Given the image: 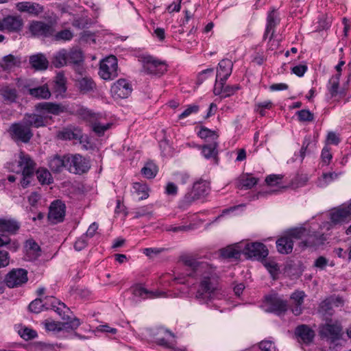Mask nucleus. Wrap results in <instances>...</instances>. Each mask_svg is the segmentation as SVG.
<instances>
[{
  "mask_svg": "<svg viewBox=\"0 0 351 351\" xmlns=\"http://www.w3.org/2000/svg\"><path fill=\"white\" fill-rule=\"evenodd\" d=\"M181 261L191 269L189 276L202 277L196 298L202 300L210 299L218 285V276L215 272V269L208 263L198 261L189 255L182 256Z\"/></svg>",
  "mask_w": 351,
  "mask_h": 351,
  "instance_id": "f257e3e1",
  "label": "nucleus"
},
{
  "mask_svg": "<svg viewBox=\"0 0 351 351\" xmlns=\"http://www.w3.org/2000/svg\"><path fill=\"white\" fill-rule=\"evenodd\" d=\"M19 158L18 166L20 169L16 172H21L22 178L21 180V184L23 188L25 189L31 184L33 180L36 163L29 155L23 152H20Z\"/></svg>",
  "mask_w": 351,
  "mask_h": 351,
  "instance_id": "f03ea898",
  "label": "nucleus"
},
{
  "mask_svg": "<svg viewBox=\"0 0 351 351\" xmlns=\"http://www.w3.org/2000/svg\"><path fill=\"white\" fill-rule=\"evenodd\" d=\"M262 306L267 313L280 315L287 312L288 302L278 293H271L265 296Z\"/></svg>",
  "mask_w": 351,
  "mask_h": 351,
  "instance_id": "7ed1b4c3",
  "label": "nucleus"
},
{
  "mask_svg": "<svg viewBox=\"0 0 351 351\" xmlns=\"http://www.w3.org/2000/svg\"><path fill=\"white\" fill-rule=\"evenodd\" d=\"M233 62L229 59H223L218 64L215 85L213 92L215 95H221L222 88L232 73Z\"/></svg>",
  "mask_w": 351,
  "mask_h": 351,
  "instance_id": "20e7f679",
  "label": "nucleus"
},
{
  "mask_svg": "<svg viewBox=\"0 0 351 351\" xmlns=\"http://www.w3.org/2000/svg\"><path fill=\"white\" fill-rule=\"evenodd\" d=\"M90 167L89 160L80 154L67 155L66 169L72 173L81 175Z\"/></svg>",
  "mask_w": 351,
  "mask_h": 351,
  "instance_id": "39448f33",
  "label": "nucleus"
},
{
  "mask_svg": "<svg viewBox=\"0 0 351 351\" xmlns=\"http://www.w3.org/2000/svg\"><path fill=\"white\" fill-rule=\"evenodd\" d=\"M99 75L105 80H112L118 76V64L115 56H110L101 62Z\"/></svg>",
  "mask_w": 351,
  "mask_h": 351,
  "instance_id": "423d86ee",
  "label": "nucleus"
},
{
  "mask_svg": "<svg viewBox=\"0 0 351 351\" xmlns=\"http://www.w3.org/2000/svg\"><path fill=\"white\" fill-rule=\"evenodd\" d=\"M142 64L143 71L149 75H161L167 70L165 62L159 61L151 56H143Z\"/></svg>",
  "mask_w": 351,
  "mask_h": 351,
  "instance_id": "0eeeda50",
  "label": "nucleus"
},
{
  "mask_svg": "<svg viewBox=\"0 0 351 351\" xmlns=\"http://www.w3.org/2000/svg\"><path fill=\"white\" fill-rule=\"evenodd\" d=\"M28 280L27 271L22 268L12 269L5 276L4 283L9 288L19 287Z\"/></svg>",
  "mask_w": 351,
  "mask_h": 351,
  "instance_id": "6e6552de",
  "label": "nucleus"
},
{
  "mask_svg": "<svg viewBox=\"0 0 351 351\" xmlns=\"http://www.w3.org/2000/svg\"><path fill=\"white\" fill-rule=\"evenodd\" d=\"M9 132L14 140L25 143H28L33 136L32 130L23 120L12 124Z\"/></svg>",
  "mask_w": 351,
  "mask_h": 351,
  "instance_id": "1a4fd4ad",
  "label": "nucleus"
},
{
  "mask_svg": "<svg viewBox=\"0 0 351 351\" xmlns=\"http://www.w3.org/2000/svg\"><path fill=\"white\" fill-rule=\"evenodd\" d=\"M330 215L331 222L335 225L348 223L351 219V201L332 209Z\"/></svg>",
  "mask_w": 351,
  "mask_h": 351,
  "instance_id": "9d476101",
  "label": "nucleus"
},
{
  "mask_svg": "<svg viewBox=\"0 0 351 351\" xmlns=\"http://www.w3.org/2000/svg\"><path fill=\"white\" fill-rule=\"evenodd\" d=\"M132 295L133 300H141L145 299H154L161 297H166V293L160 291H149L143 287L141 284H137L132 286L130 289Z\"/></svg>",
  "mask_w": 351,
  "mask_h": 351,
  "instance_id": "9b49d317",
  "label": "nucleus"
},
{
  "mask_svg": "<svg viewBox=\"0 0 351 351\" xmlns=\"http://www.w3.org/2000/svg\"><path fill=\"white\" fill-rule=\"evenodd\" d=\"M342 326L338 322H328L319 327L321 337L330 339L332 341L338 340L341 337Z\"/></svg>",
  "mask_w": 351,
  "mask_h": 351,
  "instance_id": "f8f14e48",
  "label": "nucleus"
},
{
  "mask_svg": "<svg viewBox=\"0 0 351 351\" xmlns=\"http://www.w3.org/2000/svg\"><path fill=\"white\" fill-rule=\"evenodd\" d=\"M132 88L130 82L125 79H119L110 88L112 96L115 99H125L132 93Z\"/></svg>",
  "mask_w": 351,
  "mask_h": 351,
  "instance_id": "ddd939ff",
  "label": "nucleus"
},
{
  "mask_svg": "<svg viewBox=\"0 0 351 351\" xmlns=\"http://www.w3.org/2000/svg\"><path fill=\"white\" fill-rule=\"evenodd\" d=\"M29 30L34 36L49 37L54 33L52 25L38 21L29 24Z\"/></svg>",
  "mask_w": 351,
  "mask_h": 351,
  "instance_id": "4468645a",
  "label": "nucleus"
},
{
  "mask_svg": "<svg viewBox=\"0 0 351 351\" xmlns=\"http://www.w3.org/2000/svg\"><path fill=\"white\" fill-rule=\"evenodd\" d=\"M65 204L62 201L53 202L49 207V220L53 223L62 222L65 216Z\"/></svg>",
  "mask_w": 351,
  "mask_h": 351,
  "instance_id": "2eb2a0df",
  "label": "nucleus"
},
{
  "mask_svg": "<svg viewBox=\"0 0 351 351\" xmlns=\"http://www.w3.org/2000/svg\"><path fill=\"white\" fill-rule=\"evenodd\" d=\"M35 110L41 114L59 115L66 111V108L61 104L53 102H40L35 106Z\"/></svg>",
  "mask_w": 351,
  "mask_h": 351,
  "instance_id": "dca6fc26",
  "label": "nucleus"
},
{
  "mask_svg": "<svg viewBox=\"0 0 351 351\" xmlns=\"http://www.w3.org/2000/svg\"><path fill=\"white\" fill-rule=\"evenodd\" d=\"M243 253L250 258L256 259L265 258L268 255L266 246L261 243H247L243 250Z\"/></svg>",
  "mask_w": 351,
  "mask_h": 351,
  "instance_id": "f3484780",
  "label": "nucleus"
},
{
  "mask_svg": "<svg viewBox=\"0 0 351 351\" xmlns=\"http://www.w3.org/2000/svg\"><path fill=\"white\" fill-rule=\"evenodd\" d=\"M174 337V334L172 332L163 328H160L156 334L155 342L164 348H171L173 346Z\"/></svg>",
  "mask_w": 351,
  "mask_h": 351,
  "instance_id": "a211bd4d",
  "label": "nucleus"
},
{
  "mask_svg": "<svg viewBox=\"0 0 351 351\" xmlns=\"http://www.w3.org/2000/svg\"><path fill=\"white\" fill-rule=\"evenodd\" d=\"M326 237L324 234L307 230L304 239L301 242L303 247H317L324 243Z\"/></svg>",
  "mask_w": 351,
  "mask_h": 351,
  "instance_id": "6ab92c4d",
  "label": "nucleus"
},
{
  "mask_svg": "<svg viewBox=\"0 0 351 351\" xmlns=\"http://www.w3.org/2000/svg\"><path fill=\"white\" fill-rule=\"evenodd\" d=\"M295 335L299 342H302L307 345L311 343L315 337L314 330L305 324L298 326L295 328Z\"/></svg>",
  "mask_w": 351,
  "mask_h": 351,
  "instance_id": "aec40b11",
  "label": "nucleus"
},
{
  "mask_svg": "<svg viewBox=\"0 0 351 351\" xmlns=\"http://www.w3.org/2000/svg\"><path fill=\"white\" fill-rule=\"evenodd\" d=\"M66 53L69 65L80 66L84 61V53L78 47H73L69 49H66Z\"/></svg>",
  "mask_w": 351,
  "mask_h": 351,
  "instance_id": "412c9836",
  "label": "nucleus"
},
{
  "mask_svg": "<svg viewBox=\"0 0 351 351\" xmlns=\"http://www.w3.org/2000/svg\"><path fill=\"white\" fill-rule=\"evenodd\" d=\"M16 8L21 12H27L34 16H38L44 11L43 5L33 2L22 1L16 4Z\"/></svg>",
  "mask_w": 351,
  "mask_h": 351,
  "instance_id": "4be33fe9",
  "label": "nucleus"
},
{
  "mask_svg": "<svg viewBox=\"0 0 351 351\" xmlns=\"http://www.w3.org/2000/svg\"><path fill=\"white\" fill-rule=\"evenodd\" d=\"M306 296L303 291H295L291 293L290 299L291 300V311L295 315L298 316L302 313V304Z\"/></svg>",
  "mask_w": 351,
  "mask_h": 351,
  "instance_id": "5701e85b",
  "label": "nucleus"
},
{
  "mask_svg": "<svg viewBox=\"0 0 351 351\" xmlns=\"http://www.w3.org/2000/svg\"><path fill=\"white\" fill-rule=\"evenodd\" d=\"M3 30L19 32L23 26V19L19 16H8L3 19Z\"/></svg>",
  "mask_w": 351,
  "mask_h": 351,
  "instance_id": "b1692460",
  "label": "nucleus"
},
{
  "mask_svg": "<svg viewBox=\"0 0 351 351\" xmlns=\"http://www.w3.org/2000/svg\"><path fill=\"white\" fill-rule=\"evenodd\" d=\"M67 155L63 156L58 154L49 158L48 165L53 172H60L64 168L66 169Z\"/></svg>",
  "mask_w": 351,
  "mask_h": 351,
  "instance_id": "393cba45",
  "label": "nucleus"
},
{
  "mask_svg": "<svg viewBox=\"0 0 351 351\" xmlns=\"http://www.w3.org/2000/svg\"><path fill=\"white\" fill-rule=\"evenodd\" d=\"M45 300H49V306L56 311L63 320H67L69 316L66 315V311H69L65 304L58 300L52 296H46Z\"/></svg>",
  "mask_w": 351,
  "mask_h": 351,
  "instance_id": "a878e982",
  "label": "nucleus"
},
{
  "mask_svg": "<svg viewBox=\"0 0 351 351\" xmlns=\"http://www.w3.org/2000/svg\"><path fill=\"white\" fill-rule=\"evenodd\" d=\"M21 223L14 219H0V232L15 234L20 229Z\"/></svg>",
  "mask_w": 351,
  "mask_h": 351,
  "instance_id": "bb28decb",
  "label": "nucleus"
},
{
  "mask_svg": "<svg viewBox=\"0 0 351 351\" xmlns=\"http://www.w3.org/2000/svg\"><path fill=\"white\" fill-rule=\"evenodd\" d=\"M29 63L37 71H44L48 68L49 61L43 53H37L29 57Z\"/></svg>",
  "mask_w": 351,
  "mask_h": 351,
  "instance_id": "cd10ccee",
  "label": "nucleus"
},
{
  "mask_svg": "<svg viewBox=\"0 0 351 351\" xmlns=\"http://www.w3.org/2000/svg\"><path fill=\"white\" fill-rule=\"evenodd\" d=\"M280 19L275 10L269 12L267 18V26L265 32L264 34V39H265L269 34H271L269 39L271 40L274 33L275 27L279 23Z\"/></svg>",
  "mask_w": 351,
  "mask_h": 351,
  "instance_id": "c85d7f7f",
  "label": "nucleus"
},
{
  "mask_svg": "<svg viewBox=\"0 0 351 351\" xmlns=\"http://www.w3.org/2000/svg\"><path fill=\"white\" fill-rule=\"evenodd\" d=\"M23 121L31 129L32 127L38 128L45 125V119L43 116L37 114H25Z\"/></svg>",
  "mask_w": 351,
  "mask_h": 351,
  "instance_id": "c756f323",
  "label": "nucleus"
},
{
  "mask_svg": "<svg viewBox=\"0 0 351 351\" xmlns=\"http://www.w3.org/2000/svg\"><path fill=\"white\" fill-rule=\"evenodd\" d=\"M293 241L290 237L284 236L276 241V248L282 254H290L293 250Z\"/></svg>",
  "mask_w": 351,
  "mask_h": 351,
  "instance_id": "7c9ffc66",
  "label": "nucleus"
},
{
  "mask_svg": "<svg viewBox=\"0 0 351 351\" xmlns=\"http://www.w3.org/2000/svg\"><path fill=\"white\" fill-rule=\"evenodd\" d=\"M218 143L217 141L211 142L210 143L206 144L202 147V153L206 159L213 158L215 162L217 164L218 162Z\"/></svg>",
  "mask_w": 351,
  "mask_h": 351,
  "instance_id": "2f4dec72",
  "label": "nucleus"
},
{
  "mask_svg": "<svg viewBox=\"0 0 351 351\" xmlns=\"http://www.w3.org/2000/svg\"><path fill=\"white\" fill-rule=\"evenodd\" d=\"M258 182V179L250 174H243L237 180V187L240 189H250Z\"/></svg>",
  "mask_w": 351,
  "mask_h": 351,
  "instance_id": "473e14b6",
  "label": "nucleus"
},
{
  "mask_svg": "<svg viewBox=\"0 0 351 351\" xmlns=\"http://www.w3.org/2000/svg\"><path fill=\"white\" fill-rule=\"evenodd\" d=\"M58 136L62 140H77L79 141L80 143L84 142L83 135L79 130H71L70 129H64L58 133Z\"/></svg>",
  "mask_w": 351,
  "mask_h": 351,
  "instance_id": "72a5a7b5",
  "label": "nucleus"
},
{
  "mask_svg": "<svg viewBox=\"0 0 351 351\" xmlns=\"http://www.w3.org/2000/svg\"><path fill=\"white\" fill-rule=\"evenodd\" d=\"M29 94L38 99H47L51 97V92L47 85H43L36 88H29Z\"/></svg>",
  "mask_w": 351,
  "mask_h": 351,
  "instance_id": "f704fd0d",
  "label": "nucleus"
},
{
  "mask_svg": "<svg viewBox=\"0 0 351 351\" xmlns=\"http://www.w3.org/2000/svg\"><path fill=\"white\" fill-rule=\"evenodd\" d=\"M21 62V58L19 57L9 54L2 58L0 64L4 71H8L15 66H20Z\"/></svg>",
  "mask_w": 351,
  "mask_h": 351,
  "instance_id": "c9c22d12",
  "label": "nucleus"
},
{
  "mask_svg": "<svg viewBox=\"0 0 351 351\" xmlns=\"http://www.w3.org/2000/svg\"><path fill=\"white\" fill-rule=\"evenodd\" d=\"M192 191L199 198L203 197L209 193V183L206 180L197 181L194 183Z\"/></svg>",
  "mask_w": 351,
  "mask_h": 351,
  "instance_id": "e433bc0d",
  "label": "nucleus"
},
{
  "mask_svg": "<svg viewBox=\"0 0 351 351\" xmlns=\"http://www.w3.org/2000/svg\"><path fill=\"white\" fill-rule=\"evenodd\" d=\"M66 49H62L53 54L51 64L56 68H62L68 64Z\"/></svg>",
  "mask_w": 351,
  "mask_h": 351,
  "instance_id": "4c0bfd02",
  "label": "nucleus"
},
{
  "mask_svg": "<svg viewBox=\"0 0 351 351\" xmlns=\"http://www.w3.org/2000/svg\"><path fill=\"white\" fill-rule=\"evenodd\" d=\"M242 250L236 245H230L220 250L221 256L224 258L238 259Z\"/></svg>",
  "mask_w": 351,
  "mask_h": 351,
  "instance_id": "58836bf2",
  "label": "nucleus"
},
{
  "mask_svg": "<svg viewBox=\"0 0 351 351\" xmlns=\"http://www.w3.org/2000/svg\"><path fill=\"white\" fill-rule=\"evenodd\" d=\"M0 95L6 101L12 103L16 101L17 98L16 89L12 86H5L0 88Z\"/></svg>",
  "mask_w": 351,
  "mask_h": 351,
  "instance_id": "ea45409f",
  "label": "nucleus"
},
{
  "mask_svg": "<svg viewBox=\"0 0 351 351\" xmlns=\"http://www.w3.org/2000/svg\"><path fill=\"white\" fill-rule=\"evenodd\" d=\"M29 310L34 313H38L44 309H49V300L42 298H37L29 304Z\"/></svg>",
  "mask_w": 351,
  "mask_h": 351,
  "instance_id": "a19ab883",
  "label": "nucleus"
},
{
  "mask_svg": "<svg viewBox=\"0 0 351 351\" xmlns=\"http://www.w3.org/2000/svg\"><path fill=\"white\" fill-rule=\"evenodd\" d=\"M99 117H100L98 114L90 124L91 125L92 130L99 136H101L104 135V132L110 128L112 124L110 123H107L106 124L101 123L99 121Z\"/></svg>",
  "mask_w": 351,
  "mask_h": 351,
  "instance_id": "79ce46f5",
  "label": "nucleus"
},
{
  "mask_svg": "<svg viewBox=\"0 0 351 351\" xmlns=\"http://www.w3.org/2000/svg\"><path fill=\"white\" fill-rule=\"evenodd\" d=\"M36 175L38 182L42 184H50L53 182V179L51 173L43 167H40L36 171Z\"/></svg>",
  "mask_w": 351,
  "mask_h": 351,
  "instance_id": "37998d69",
  "label": "nucleus"
},
{
  "mask_svg": "<svg viewBox=\"0 0 351 351\" xmlns=\"http://www.w3.org/2000/svg\"><path fill=\"white\" fill-rule=\"evenodd\" d=\"M341 174V173L336 172L324 173L317 180V186L321 188H324L334 180L338 179Z\"/></svg>",
  "mask_w": 351,
  "mask_h": 351,
  "instance_id": "c03bdc74",
  "label": "nucleus"
},
{
  "mask_svg": "<svg viewBox=\"0 0 351 351\" xmlns=\"http://www.w3.org/2000/svg\"><path fill=\"white\" fill-rule=\"evenodd\" d=\"M341 73L332 75L328 82V90L331 97H335L339 93Z\"/></svg>",
  "mask_w": 351,
  "mask_h": 351,
  "instance_id": "a18cd8bd",
  "label": "nucleus"
},
{
  "mask_svg": "<svg viewBox=\"0 0 351 351\" xmlns=\"http://www.w3.org/2000/svg\"><path fill=\"white\" fill-rule=\"evenodd\" d=\"M133 189L138 200L145 199L149 197L148 187L145 184L136 182L133 185Z\"/></svg>",
  "mask_w": 351,
  "mask_h": 351,
  "instance_id": "49530a36",
  "label": "nucleus"
},
{
  "mask_svg": "<svg viewBox=\"0 0 351 351\" xmlns=\"http://www.w3.org/2000/svg\"><path fill=\"white\" fill-rule=\"evenodd\" d=\"M78 87L81 92L87 93L95 88L93 80L88 77H83L78 81Z\"/></svg>",
  "mask_w": 351,
  "mask_h": 351,
  "instance_id": "de8ad7c7",
  "label": "nucleus"
},
{
  "mask_svg": "<svg viewBox=\"0 0 351 351\" xmlns=\"http://www.w3.org/2000/svg\"><path fill=\"white\" fill-rule=\"evenodd\" d=\"M199 199L191 190L188 192L182 199L180 202L179 207L182 209H186L192 204L195 200Z\"/></svg>",
  "mask_w": 351,
  "mask_h": 351,
  "instance_id": "09e8293b",
  "label": "nucleus"
},
{
  "mask_svg": "<svg viewBox=\"0 0 351 351\" xmlns=\"http://www.w3.org/2000/svg\"><path fill=\"white\" fill-rule=\"evenodd\" d=\"M25 247L27 253L32 254L34 258L40 256V247L34 240H27L25 243Z\"/></svg>",
  "mask_w": 351,
  "mask_h": 351,
  "instance_id": "8fccbe9b",
  "label": "nucleus"
},
{
  "mask_svg": "<svg viewBox=\"0 0 351 351\" xmlns=\"http://www.w3.org/2000/svg\"><path fill=\"white\" fill-rule=\"evenodd\" d=\"M69 317L67 319V320H64V322H61V326L60 329L61 331L65 330L66 332L71 331V330H75L77 329L80 325L81 324L80 321L77 318H73L71 321H69Z\"/></svg>",
  "mask_w": 351,
  "mask_h": 351,
  "instance_id": "3c124183",
  "label": "nucleus"
},
{
  "mask_svg": "<svg viewBox=\"0 0 351 351\" xmlns=\"http://www.w3.org/2000/svg\"><path fill=\"white\" fill-rule=\"evenodd\" d=\"M197 136L204 139L209 138H210L211 142L217 141L218 138V134L215 131H213L205 127L201 128L199 131L197 132Z\"/></svg>",
  "mask_w": 351,
  "mask_h": 351,
  "instance_id": "603ef678",
  "label": "nucleus"
},
{
  "mask_svg": "<svg viewBox=\"0 0 351 351\" xmlns=\"http://www.w3.org/2000/svg\"><path fill=\"white\" fill-rule=\"evenodd\" d=\"M141 173L146 178L152 179L156 176L157 169L154 165L147 164L142 168Z\"/></svg>",
  "mask_w": 351,
  "mask_h": 351,
  "instance_id": "864d4df0",
  "label": "nucleus"
},
{
  "mask_svg": "<svg viewBox=\"0 0 351 351\" xmlns=\"http://www.w3.org/2000/svg\"><path fill=\"white\" fill-rule=\"evenodd\" d=\"M73 33L68 29L61 30L54 35V39L56 41H68L71 40L73 38Z\"/></svg>",
  "mask_w": 351,
  "mask_h": 351,
  "instance_id": "5fc2aeb1",
  "label": "nucleus"
},
{
  "mask_svg": "<svg viewBox=\"0 0 351 351\" xmlns=\"http://www.w3.org/2000/svg\"><path fill=\"white\" fill-rule=\"evenodd\" d=\"M77 114L84 120H86L90 123L93 121V120L98 115L95 113H93L92 111L89 110L88 108H80L77 110Z\"/></svg>",
  "mask_w": 351,
  "mask_h": 351,
  "instance_id": "6e6d98bb",
  "label": "nucleus"
},
{
  "mask_svg": "<svg viewBox=\"0 0 351 351\" xmlns=\"http://www.w3.org/2000/svg\"><path fill=\"white\" fill-rule=\"evenodd\" d=\"M6 246L8 249L16 251L19 248V243L16 241H12L8 237H0V247Z\"/></svg>",
  "mask_w": 351,
  "mask_h": 351,
  "instance_id": "4d7b16f0",
  "label": "nucleus"
},
{
  "mask_svg": "<svg viewBox=\"0 0 351 351\" xmlns=\"http://www.w3.org/2000/svg\"><path fill=\"white\" fill-rule=\"evenodd\" d=\"M306 232H307V230L305 228H303V227L296 228L291 230L287 236L290 237V238H291V239H293V238L299 239L304 238Z\"/></svg>",
  "mask_w": 351,
  "mask_h": 351,
  "instance_id": "13d9d810",
  "label": "nucleus"
},
{
  "mask_svg": "<svg viewBox=\"0 0 351 351\" xmlns=\"http://www.w3.org/2000/svg\"><path fill=\"white\" fill-rule=\"evenodd\" d=\"M20 336L23 339L28 341L34 339L37 337V332L31 328H24L19 332Z\"/></svg>",
  "mask_w": 351,
  "mask_h": 351,
  "instance_id": "bf43d9fd",
  "label": "nucleus"
},
{
  "mask_svg": "<svg viewBox=\"0 0 351 351\" xmlns=\"http://www.w3.org/2000/svg\"><path fill=\"white\" fill-rule=\"evenodd\" d=\"M300 121H312L314 119V115L308 110H301L297 112Z\"/></svg>",
  "mask_w": 351,
  "mask_h": 351,
  "instance_id": "052dcab7",
  "label": "nucleus"
},
{
  "mask_svg": "<svg viewBox=\"0 0 351 351\" xmlns=\"http://www.w3.org/2000/svg\"><path fill=\"white\" fill-rule=\"evenodd\" d=\"M332 300L331 299H326L322 301L319 305V311L325 314H332Z\"/></svg>",
  "mask_w": 351,
  "mask_h": 351,
  "instance_id": "680f3d73",
  "label": "nucleus"
},
{
  "mask_svg": "<svg viewBox=\"0 0 351 351\" xmlns=\"http://www.w3.org/2000/svg\"><path fill=\"white\" fill-rule=\"evenodd\" d=\"M152 211L149 206H145L136 209L134 212V218H140L144 216H152Z\"/></svg>",
  "mask_w": 351,
  "mask_h": 351,
  "instance_id": "e2e57ef3",
  "label": "nucleus"
},
{
  "mask_svg": "<svg viewBox=\"0 0 351 351\" xmlns=\"http://www.w3.org/2000/svg\"><path fill=\"white\" fill-rule=\"evenodd\" d=\"M239 88L240 87L239 85L225 86L224 84L222 88L221 94L222 95V97H227L233 95L237 90L239 89Z\"/></svg>",
  "mask_w": 351,
  "mask_h": 351,
  "instance_id": "0e129e2a",
  "label": "nucleus"
},
{
  "mask_svg": "<svg viewBox=\"0 0 351 351\" xmlns=\"http://www.w3.org/2000/svg\"><path fill=\"white\" fill-rule=\"evenodd\" d=\"M321 158L322 162L328 165L331 159L332 158V155L330 153V149L328 146H325L322 151Z\"/></svg>",
  "mask_w": 351,
  "mask_h": 351,
  "instance_id": "69168bd1",
  "label": "nucleus"
},
{
  "mask_svg": "<svg viewBox=\"0 0 351 351\" xmlns=\"http://www.w3.org/2000/svg\"><path fill=\"white\" fill-rule=\"evenodd\" d=\"M60 322H55V321H47L45 324V329L48 331L52 332H60L61 329L59 328L61 326Z\"/></svg>",
  "mask_w": 351,
  "mask_h": 351,
  "instance_id": "338daca9",
  "label": "nucleus"
},
{
  "mask_svg": "<svg viewBox=\"0 0 351 351\" xmlns=\"http://www.w3.org/2000/svg\"><path fill=\"white\" fill-rule=\"evenodd\" d=\"M260 351H276L274 343L271 341L264 340L259 343Z\"/></svg>",
  "mask_w": 351,
  "mask_h": 351,
  "instance_id": "774afa93",
  "label": "nucleus"
}]
</instances>
